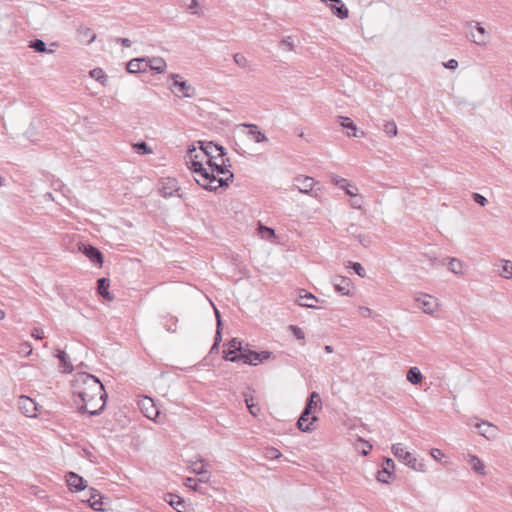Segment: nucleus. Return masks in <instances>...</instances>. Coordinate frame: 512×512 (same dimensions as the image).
<instances>
[{
  "mask_svg": "<svg viewBox=\"0 0 512 512\" xmlns=\"http://www.w3.org/2000/svg\"><path fill=\"white\" fill-rule=\"evenodd\" d=\"M240 351H244V349L242 348V342L236 338H233L229 342L228 349L224 351V359L230 361L229 358H232L234 355H238Z\"/></svg>",
  "mask_w": 512,
  "mask_h": 512,
  "instance_id": "5701e85b",
  "label": "nucleus"
},
{
  "mask_svg": "<svg viewBox=\"0 0 512 512\" xmlns=\"http://www.w3.org/2000/svg\"><path fill=\"white\" fill-rule=\"evenodd\" d=\"M80 34L83 36V37H87L89 38L87 40V43H92L95 38H96V35L91 31L90 28H83L80 30Z\"/></svg>",
  "mask_w": 512,
  "mask_h": 512,
  "instance_id": "8fccbe9b",
  "label": "nucleus"
},
{
  "mask_svg": "<svg viewBox=\"0 0 512 512\" xmlns=\"http://www.w3.org/2000/svg\"><path fill=\"white\" fill-rule=\"evenodd\" d=\"M469 27H474L477 30L478 35L471 33V40L478 46H485L487 44L486 40V30L480 23L475 21H470L467 23Z\"/></svg>",
  "mask_w": 512,
  "mask_h": 512,
  "instance_id": "2eb2a0df",
  "label": "nucleus"
},
{
  "mask_svg": "<svg viewBox=\"0 0 512 512\" xmlns=\"http://www.w3.org/2000/svg\"><path fill=\"white\" fill-rule=\"evenodd\" d=\"M116 42L127 48L131 46V41L128 38H116Z\"/></svg>",
  "mask_w": 512,
  "mask_h": 512,
  "instance_id": "69168bd1",
  "label": "nucleus"
},
{
  "mask_svg": "<svg viewBox=\"0 0 512 512\" xmlns=\"http://www.w3.org/2000/svg\"><path fill=\"white\" fill-rule=\"evenodd\" d=\"M207 174L211 180L209 185L218 188L228 187L229 183L233 181L234 174L229 170L231 167L230 160L226 156L219 157V159H206Z\"/></svg>",
  "mask_w": 512,
  "mask_h": 512,
  "instance_id": "f03ea898",
  "label": "nucleus"
},
{
  "mask_svg": "<svg viewBox=\"0 0 512 512\" xmlns=\"http://www.w3.org/2000/svg\"><path fill=\"white\" fill-rule=\"evenodd\" d=\"M316 302L318 299L311 293L305 292L303 295L299 296L298 304L307 308H317Z\"/></svg>",
  "mask_w": 512,
  "mask_h": 512,
  "instance_id": "bb28decb",
  "label": "nucleus"
},
{
  "mask_svg": "<svg viewBox=\"0 0 512 512\" xmlns=\"http://www.w3.org/2000/svg\"><path fill=\"white\" fill-rule=\"evenodd\" d=\"M444 66L447 68V69H456L458 67V61L455 60V59H450L449 61H447L446 63H444Z\"/></svg>",
  "mask_w": 512,
  "mask_h": 512,
  "instance_id": "052dcab7",
  "label": "nucleus"
},
{
  "mask_svg": "<svg viewBox=\"0 0 512 512\" xmlns=\"http://www.w3.org/2000/svg\"><path fill=\"white\" fill-rule=\"evenodd\" d=\"M477 432L487 440H493L498 435V428L486 421L479 422L475 425Z\"/></svg>",
  "mask_w": 512,
  "mask_h": 512,
  "instance_id": "9d476101",
  "label": "nucleus"
},
{
  "mask_svg": "<svg viewBox=\"0 0 512 512\" xmlns=\"http://www.w3.org/2000/svg\"><path fill=\"white\" fill-rule=\"evenodd\" d=\"M185 485L194 491L198 490V485H197V481L195 478H191V477L186 478Z\"/></svg>",
  "mask_w": 512,
  "mask_h": 512,
  "instance_id": "4d7b16f0",
  "label": "nucleus"
},
{
  "mask_svg": "<svg viewBox=\"0 0 512 512\" xmlns=\"http://www.w3.org/2000/svg\"><path fill=\"white\" fill-rule=\"evenodd\" d=\"M88 502L94 510H97V511L102 510V508H101L102 502L100 501V494L98 493L97 490H95V489L91 490V496L88 499Z\"/></svg>",
  "mask_w": 512,
  "mask_h": 512,
  "instance_id": "72a5a7b5",
  "label": "nucleus"
},
{
  "mask_svg": "<svg viewBox=\"0 0 512 512\" xmlns=\"http://www.w3.org/2000/svg\"><path fill=\"white\" fill-rule=\"evenodd\" d=\"M294 187L303 194H308L316 199L322 195V185L310 176L299 175L293 180Z\"/></svg>",
  "mask_w": 512,
  "mask_h": 512,
  "instance_id": "20e7f679",
  "label": "nucleus"
},
{
  "mask_svg": "<svg viewBox=\"0 0 512 512\" xmlns=\"http://www.w3.org/2000/svg\"><path fill=\"white\" fill-rule=\"evenodd\" d=\"M172 85L171 92L177 97L193 98L196 96V88L188 81L182 80L179 74H171Z\"/></svg>",
  "mask_w": 512,
  "mask_h": 512,
  "instance_id": "423d86ee",
  "label": "nucleus"
},
{
  "mask_svg": "<svg viewBox=\"0 0 512 512\" xmlns=\"http://www.w3.org/2000/svg\"><path fill=\"white\" fill-rule=\"evenodd\" d=\"M383 130L389 137H395L398 132L394 121H387L383 126Z\"/></svg>",
  "mask_w": 512,
  "mask_h": 512,
  "instance_id": "58836bf2",
  "label": "nucleus"
},
{
  "mask_svg": "<svg viewBox=\"0 0 512 512\" xmlns=\"http://www.w3.org/2000/svg\"><path fill=\"white\" fill-rule=\"evenodd\" d=\"M351 264L352 269L355 271V273L360 277H365V269L359 262H349Z\"/></svg>",
  "mask_w": 512,
  "mask_h": 512,
  "instance_id": "de8ad7c7",
  "label": "nucleus"
},
{
  "mask_svg": "<svg viewBox=\"0 0 512 512\" xmlns=\"http://www.w3.org/2000/svg\"><path fill=\"white\" fill-rule=\"evenodd\" d=\"M430 454L436 461H440L444 457V453L438 448L431 449Z\"/></svg>",
  "mask_w": 512,
  "mask_h": 512,
  "instance_id": "6e6d98bb",
  "label": "nucleus"
},
{
  "mask_svg": "<svg viewBox=\"0 0 512 512\" xmlns=\"http://www.w3.org/2000/svg\"><path fill=\"white\" fill-rule=\"evenodd\" d=\"M183 5L193 14H197V0H182Z\"/></svg>",
  "mask_w": 512,
  "mask_h": 512,
  "instance_id": "c03bdc74",
  "label": "nucleus"
},
{
  "mask_svg": "<svg viewBox=\"0 0 512 512\" xmlns=\"http://www.w3.org/2000/svg\"><path fill=\"white\" fill-rule=\"evenodd\" d=\"M90 76L102 85H106L107 75L101 68H95L90 71Z\"/></svg>",
  "mask_w": 512,
  "mask_h": 512,
  "instance_id": "f704fd0d",
  "label": "nucleus"
},
{
  "mask_svg": "<svg viewBox=\"0 0 512 512\" xmlns=\"http://www.w3.org/2000/svg\"><path fill=\"white\" fill-rule=\"evenodd\" d=\"M79 249L92 263L102 265L103 255L98 248L89 244H82Z\"/></svg>",
  "mask_w": 512,
  "mask_h": 512,
  "instance_id": "9b49d317",
  "label": "nucleus"
},
{
  "mask_svg": "<svg viewBox=\"0 0 512 512\" xmlns=\"http://www.w3.org/2000/svg\"><path fill=\"white\" fill-rule=\"evenodd\" d=\"M147 62H148V68L157 73H163L167 66L165 60L161 57H155L153 59H149V60H147Z\"/></svg>",
  "mask_w": 512,
  "mask_h": 512,
  "instance_id": "cd10ccee",
  "label": "nucleus"
},
{
  "mask_svg": "<svg viewBox=\"0 0 512 512\" xmlns=\"http://www.w3.org/2000/svg\"><path fill=\"white\" fill-rule=\"evenodd\" d=\"M66 482L71 491H82L86 487V481L74 472L68 473Z\"/></svg>",
  "mask_w": 512,
  "mask_h": 512,
  "instance_id": "dca6fc26",
  "label": "nucleus"
},
{
  "mask_svg": "<svg viewBox=\"0 0 512 512\" xmlns=\"http://www.w3.org/2000/svg\"><path fill=\"white\" fill-rule=\"evenodd\" d=\"M472 198L480 206H485L488 202L487 199L479 193H473Z\"/></svg>",
  "mask_w": 512,
  "mask_h": 512,
  "instance_id": "603ef678",
  "label": "nucleus"
},
{
  "mask_svg": "<svg viewBox=\"0 0 512 512\" xmlns=\"http://www.w3.org/2000/svg\"><path fill=\"white\" fill-rule=\"evenodd\" d=\"M110 282L107 278L97 280V291L107 301H112L114 296L109 292Z\"/></svg>",
  "mask_w": 512,
  "mask_h": 512,
  "instance_id": "412c9836",
  "label": "nucleus"
},
{
  "mask_svg": "<svg viewBox=\"0 0 512 512\" xmlns=\"http://www.w3.org/2000/svg\"><path fill=\"white\" fill-rule=\"evenodd\" d=\"M359 313L363 317H369L371 315L372 311L368 307H359Z\"/></svg>",
  "mask_w": 512,
  "mask_h": 512,
  "instance_id": "0e129e2a",
  "label": "nucleus"
},
{
  "mask_svg": "<svg viewBox=\"0 0 512 512\" xmlns=\"http://www.w3.org/2000/svg\"><path fill=\"white\" fill-rule=\"evenodd\" d=\"M289 330L292 332L293 336L298 339V340H304L305 338V333L304 331L299 328L298 326L296 325H290L289 326Z\"/></svg>",
  "mask_w": 512,
  "mask_h": 512,
  "instance_id": "37998d69",
  "label": "nucleus"
},
{
  "mask_svg": "<svg viewBox=\"0 0 512 512\" xmlns=\"http://www.w3.org/2000/svg\"><path fill=\"white\" fill-rule=\"evenodd\" d=\"M56 357L59 359L64 372L69 373L73 370V366L70 363L69 356L66 352L57 350Z\"/></svg>",
  "mask_w": 512,
  "mask_h": 512,
  "instance_id": "c85d7f7f",
  "label": "nucleus"
},
{
  "mask_svg": "<svg viewBox=\"0 0 512 512\" xmlns=\"http://www.w3.org/2000/svg\"><path fill=\"white\" fill-rule=\"evenodd\" d=\"M468 456H469V462L472 465V469L480 475H485L486 474L485 465L482 462V460L475 455H468Z\"/></svg>",
  "mask_w": 512,
  "mask_h": 512,
  "instance_id": "7c9ffc66",
  "label": "nucleus"
},
{
  "mask_svg": "<svg viewBox=\"0 0 512 512\" xmlns=\"http://www.w3.org/2000/svg\"><path fill=\"white\" fill-rule=\"evenodd\" d=\"M415 301L418 302L419 307L426 314L433 315L437 311V299L431 295L420 294L415 298Z\"/></svg>",
  "mask_w": 512,
  "mask_h": 512,
  "instance_id": "1a4fd4ad",
  "label": "nucleus"
},
{
  "mask_svg": "<svg viewBox=\"0 0 512 512\" xmlns=\"http://www.w3.org/2000/svg\"><path fill=\"white\" fill-rule=\"evenodd\" d=\"M199 149H201V146ZM187 158V163L190 164V169L198 176V178H195L196 182L208 191H216V187L209 185V180L211 179L207 174V168L203 164L205 157L201 153V150L197 151L194 146L189 148Z\"/></svg>",
  "mask_w": 512,
  "mask_h": 512,
  "instance_id": "7ed1b4c3",
  "label": "nucleus"
},
{
  "mask_svg": "<svg viewBox=\"0 0 512 512\" xmlns=\"http://www.w3.org/2000/svg\"><path fill=\"white\" fill-rule=\"evenodd\" d=\"M382 468L385 470L391 471L393 473L394 468H395L394 461L391 458H385Z\"/></svg>",
  "mask_w": 512,
  "mask_h": 512,
  "instance_id": "864d4df0",
  "label": "nucleus"
},
{
  "mask_svg": "<svg viewBox=\"0 0 512 512\" xmlns=\"http://www.w3.org/2000/svg\"><path fill=\"white\" fill-rule=\"evenodd\" d=\"M233 59L239 67L247 68L249 65L247 58L241 53L234 54Z\"/></svg>",
  "mask_w": 512,
  "mask_h": 512,
  "instance_id": "79ce46f5",
  "label": "nucleus"
},
{
  "mask_svg": "<svg viewBox=\"0 0 512 512\" xmlns=\"http://www.w3.org/2000/svg\"><path fill=\"white\" fill-rule=\"evenodd\" d=\"M333 286L337 293L341 295H350L352 281L348 277L335 276L332 280Z\"/></svg>",
  "mask_w": 512,
  "mask_h": 512,
  "instance_id": "f8f14e48",
  "label": "nucleus"
},
{
  "mask_svg": "<svg viewBox=\"0 0 512 512\" xmlns=\"http://www.w3.org/2000/svg\"><path fill=\"white\" fill-rule=\"evenodd\" d=\"M318 403L315 400L308 399L306 406L303 410L304 415H311L312 411L317 407Z\"/></svg>",
  "mask_w": 512,
  "mask_h": 512,
  "instance_id": "49530a36",
  "label": "nucleus"
},
{
  "mask_svg": "<svg viewBox=\"0 0 512 512\" xmlns=\"http://www.w3.org/2000/svg\"><path fill=\"white\" fill-rule=\"evenodd\" d=\"M271 356V352L269 351H261L255 352L251 350L240 351L238 355H234L232 358H229L231 362H237L242 360L245 364L256 366L258 363L263 360L269 359Z\"/></svg>",
  "mask_w": 512,
  "mask_h": 512,
  "instance_id": "0eeeda50",
  "label": "nucleus"
},
{
  "mask_svg": "<svg viewBox=\"0 0 512 512\" xmlns=\"http://www.w3.org/2000/svg\"><path fill=\"white\" fill-rule=\"evenodd\" d=\"M29 47L39 53H52L53 50L47 49L46 44L41 39H35L29 42Z\"/></svg>",
  "mask_w": 512,
  "mask_h": 512,
  "instance_id": "2f4dec72",
  "label": "nucleus"
},
{
  "mask_svg": "<svg viewBox=\"0 0 512 512\" xmlns=\"http://www.w3.org/2000/svg\"><path fill=\"white\" fill-rule=\"evenodd\" d=\"M281 455H282L281 452L274 447H270V448L266 449L265 456L269 459H278L281 457Z\"/></svg>",
  "mask_w": 512,
  "mask_h": 512,
  "instance_id": "a18cd8bd",
  "label": "nucleus"
},
{
  "mask_svg": "<svg viewBox=\"0 0 512 512\" xmlns=\"http://www.w3.org/2000/svg\"><path fill=\"white\" fill-rule=\"evenodd\" d=\"M357 239L363 247H368L371 244V239L367 235H358Z\"/></svg>",
  "mask_w": 512,
  "mask_h": 512,
  "instance_id": "5fc2aeb1",
  "label": "nucleus"
},
{
  "mask_svg": "<svg viewBox=\"0 0 512 512\" xmlns=\"http://www.w3.org/2000/svg\"><path fill=\"white\" fill-rule=\"evenodd\" d=\"M391 450L398 460L404 462V464L409 466L411 469L419 472H424L426 470V465L422 461H419L410 452L405 451L401 443L393 444Z\"/></svg>",
  "mask_w": 512,
  "mask_h": 512,
  "instance_id": "39448f33",
  "label": "nucleus"
},
{
  "mask_svg": "<svg viewBox=\"0 0 512 512\" xmlns=\"http://www.w3.org/2000/svg\"><path fill=\"white\" fill-rule=\"evenodd\" d=\"M316 420H317L316 416L304 415V412H302L297 421V426H298L299 430H301L303 432L312 431L313 428L311 426H312L313 422Z\"/></svg>",
  "mask_w": 512,
  "mask_h": 512,
  "instance_id": "4be33fe9",
  "label": "nucleus"
},
{
  "mask_svg": "<svg viewBox=\"0 0 512 512\" xmlns=\"http://www.w3.org/2000/svg\"><path fill=\"white\" fill-rule=\"evenodd\" d=\"M392 472L391 471H388V470H385V469H381L380 471H378L377 473V480L381 483H389V478L392 476Z\"/></svg>",
  "mask_w": 512,
  "mask_h": 512,
  "instance_id": "a19ab883",
  "label": "nucleus"
},
{
  "mask_svg": "<svg viewBox=\"0 0 512 512\" xmlns=\"http://www.w3.org/2000/svg\"><path fill=\"white\" fill-rule=\"evenodd\" d=\"M329 8L331 12L340 19H346L348 17L349 11L341 0H339L338 3L329 2Z\"/></svg>",
  "mask_w": 512,
  "mask_h": 512,
  "instance_id": "b1692460",
  "label": "nucleus"
},
{
  "mask_svg": "<svg viewBox=\"0 0 512 512\" xmlns=\"http://www.w3.org/2000/svg\"><path fill=\"white\" fill-rule=\"evenodd\" d=\"M164 320L163 326L165 330L172 333L176 332L178 318L172 315H167L164 317Z\"/></svg>",
  "mask_w": 512,
  "mask_h": 512,
  "instance_id": "473e14b6",
  "label": "nucleus"
},
{
  "mask_svg": "<svg viewBox=\"0 0 512 512\" xmlns=\"http://www.w3.org/2000/svg\"><path fill=\"white\" fill-rule=\"evenodd\" d=\"M248 410L253 416H257L260 412V408L255 404H248Z\"/></svg>",
  "mask_w": 512,
  "mask_h": 512,
  "instance_id": "e2e57ef3",
  "label": "nucleus"
},
{
  "mask_svg": "<svg viewBox=\"0 0 512 512\" xmlns=\"http://www.w3.org/2000/svg\"><path fill=\"white\" fill-rule=\"evenodd\" d=\"M462 262L457 258H451L448 261V268L451 272L454 274H461L462 273Z\"/></svg>",
  "mask_w": 512,
  "mask_h": 512,
  "instance_id": "e433bc0d",
  "label": "nucleus"
},
{
  "mask_svg": "<svg viewBox=\"0 0 512 512\" xmlns=\"http://www.w3.org/2000/svg\"><path fill=\"white\" fill-rule=\"evenodd\" d=\"M338 119H339V124L343 128L347 129L348 136L358 137V135L356 133L357 127L354 124V122L352 121V119H350L349 117H344V116H339Z\"/></svg>",
  "mask_w": 512,
  "mask_h": 512,
  "instance_id": "a878e982",
  "label": "nucleus"
},
{
  "mask_svg": "<svg viewBox=\"0 0 512 512\" xmlns=\"http://www.w3.org/2000/svg\"><path fill=\"white\" fill-rule=\"evenodd\" d=\"M134 149L139 154H150V153H152V149L144 141H141V142H138V143L134 144Z\"/></svg>",
  "mask_w": 512,
  "mask_h": 512,
  "instance_id": "ea45409f",
  "label": "nucleus"
},
{
  "mask_svg": "<svg viewBox=\"0 0 512 512\" xmlns=\"http://www.w3.org/2000/svg\"><path fill=\"white\" fill-rule=\"evenodd\" d=\"M72 387L73 394L81 401V405L78 406L80 413L95 416L103 411L107 393L97 377L85 372L79 373L72 381Z\"/></svg>",
  "mask_w": 512,
  "mask_h": 512,
  "instance_id": "f257e3e1",
  "label": "nucleus"
},
{
  "mask_svg": "<svg viewBox=\"0 0 512 512\" xmlns=\"http://www.w3.org/2000/svg\"><path fill=\"white\" fill-rule=\"evenodd\" d=\"M423 379L422 373L418 367H411L407 372V380L413 384L417 385L421 383Z\"/></svg>",
  "mask_w": 512,
  "mask_h": 512,
  "instance_id": "c756f323",
  "label": "nucleus"
},
{
  "mask_svg": "<svg viewBox=\"0 0 512 512\" xmlns=\"http://www.w3.org/2000/svg\"><path fill=\"white\" fill-rule=\"evenodd\" d=\"M199 145H201V153L205 157V159H219V157L226 156L225 149L217 144H214L213 142H198Z\"/></svg>",
  "mask_w": 512,
  "mask_h": 512,
  "instance_id": "6e6552de",
  "label": "nucleus"
},
{
  "mask_svg": "<svg viewBox=\"0 0 512 512\" xmlns=\"http://www.w3.org/2000/svg\"><path fill=\"white\" fill-rule=\"evenodd\" d=\"M141 409L144 415L149 419H155L159 415V411L155 407L153 400L149 397H145L142 400Z\"/></svg>",
  "mask_w": 512,
  "mask_h": 512,
  "instance_id": "aec40b11",
  "label": "nucleus"
},
{
  "mask_svg": "<svg viewBox=\"0 0 512 512\" xmlns=\"http://www.w3.org/2000/svg\"><path fill=\"white\" fill-rule=\"evenodd\" d=\"M206 463L203 459L199 458L191 462V471L200 476V482H208L210 479V472L206 469Z\"/></svg>",
  "mask_w": 512,
  "mask_h": 512,
  "instance_id": "ddd939ff",
  "label": "nucleus"
},
{
  "mask_svg": "<svg viewBox=\"0 0 512 512\" xmlns=\"http://www.w3.org/2000/svg\"><path fill=\"white\" fill-rule=\"evenodd\" d=\"M281 47H283L284 49L288 50V51H292L294 49V45L293 43L288 39H284L281 41L280 43Z\"/></svg>",
  "mask_w": 512,
  "mask_h": 512,
  "instance_id": "13d9d810",
  "label": "nucleus"
},
{
  "mask_svg": "<svg viewBox=\"0 0 512 512\" xmlns=\"http://www.w3.org/2000/svg\"><path fill=\"white\" fill-rule=\"evenodd\" d=\"M331 180L335 185L339 186L340 188L341 185H345L347 183L346 179L340 178L338 176H332Z\"/></svg>",
  "mask_w": 512,
  "mask_h": 512,
  "instance_id": "bf43d9fd",
  "label": "nucleus"
},
{
  "mask_svg": "<svg viewBox=\"0 0 512 512\" xmlns=\"http://www.w3.org/2000/svg\"><path fill=\"white\" fill-rule=\"evenodd\" d=\"M361 442H363L366 445V448L362 450L363 455H367L370 453L372 449V445H370L367 441H364L363 439H360Z\"/></svg>",
  "mask_w": 512,
  "mask_h": 512,
  "instance_id": "338daca9",
  "label": "nucleus"
},
{
  "mask_svg": "<svg viewBox=\"0 0 512 512\" xmlns=\"http://www.w3.org/2000/svg\"><path fill=\"white\" fill-rule=\"evenodd\" d=\"M242 126L248 129L247 134L251 138H253L256 143H262V142L268 141V138L266 137V135L262 131L259 130V127L256 124L245 123V124H242Z\"/></svg>",
  "mask_w": 512,
  "mask_h": 512,
  "instance_id": "6ab92c4d",
  "label": "nucleus"
},
{
  "mask_svg": "<svg viewBox=\"0 0 512 512\" xmlns=\"http://www.w3.org/2000/svg\"><path fill=\"white\" fill-rule=\"evenodd\" d=\"M126 69L131 74L146 72L148 69V62L145 58H135L127 63Z\"/></svg>",
  "mask_w": 512,
  "mask_h": 512,
  "instance_id": "a211bd4d",
  "label": "nucleus"
},
{
  "mask_svg": "<svg viewBox=\"0 0 512 512\" xmlns=\"http://www.w3.org/2000/svg\"><path fill=\"white\" fill-rule=\"evenodd\" d=\"M215 314H216V317H217V331H216V334H215V338H214V344L211 348V350H214L215 348L218 347L220 341H221V325H222V322H221V318H220V313L218 312L217 309H215Z\"/></svg>",
  "mask_w": 512,
  "mask_h": 512,
  "instance_id": "c9c22d12",
  "label": "nucleus"
},
{
  "mask_svg": "<svg viewBox=\"0 0 512 512\" xmlns=\"http://www.w3.org/2000/svg\"><path fill=\"white\" fill-rule=\"evenodd\" d=\"M341 189L345 190L346 194L349 196H357V187L351 184L346 183L345 185H341Z\"/></svg>",
  "mask_w": 512,
  "mask_h": 512,
  "instance_id": "09e8293b",
  "label": "nucleus"
},
{
  "mask_svg": "<svg viewBox=\"0 0 512 512\" xmlns=\"http://www.w3.org/2000/svg\"><path fill=\"white\" fill-rule=\"evenodd\" d=\"M19 408L27 417H36L37 404L27 396L19 398Z\"/></svg>",
  "mask_w": 512,
  "mask_h": 512,
  "instance_id": "4468645a",
  "label": "nucleus"
},
{
  "mask_svg": "<svg viewBox=\"0 0 512 512\" xmlns=\"http://www.w3.org/2000/svg\"><path fill=\"white\" fill-rule=\"evenodd\" d=\"M43 330L41 328H34L33 331H32V336L35 338V339H42L43 338Z\"/></svg>",
  "mask_w": 512,
  "mask_h": 512,
  "instance_id": "680f3d73",
  "label": "nucleus"
},
{
  "mask_svg": "<svg viewBox=\"0 0 512 512\" xmlns=\"http://www.w3.org/2000/svg\"><path fill=\"white\" fill-rule=\"evenodd\" d=\"M309 399L317 401V403H320V396L317 392H312Z\"/></svg>",
  "mask_w": 512,
  "mask_h": 512,
  "instance_id": "774afa93",
  "label": "nucleus"
},
{
  "mask_svg": "<svg viewBox=\"0 0 512 512\" xmlns=\"http://www.w3.org/2000/svg\"><path fill=\"white\" fill-rule=\"evenodd\" d=\"M500 275L506 279L512 278V262L511 261H509V260L503 261Z\"/></svg>",
  "mask_w": 512,
  "mask_h": 512,
  "instance_id": "4c0bfd02",
  "label": "nucleus"
},
{
  "mask_svg": "<svg viewBox=\"0 0 512 512\" xmlns=\"http://www.w3.org/2000/svg\"><path fill=\"white\" fill-rule=\"evenodd\" d=\"M18 353L22 354L24 356L30 355L32 353V347H31L30 343H28V342L22 343L20 345Z\"/></svg>",
  "mask_w": 512,
  "mask_h": 512,
  "instance_id": "3c124183",
  "label": "nucleus"
},
{
  "mask_svg": "<svg viewBox=\"0 0 512 512\" xmlns=\"http://www.w3.org/2000/svg\"><path fill=\"white\" fill-rule=\"evenodd\" d=\"M164 500L178 512H183L182 509L185 508V502L180 496L168 493L165 495Z\"/></svg>",
  "mask_w": 512,
  "mask_h": 512,
  "instance_id": "393cba45",
  "label": "nucleus"
},
{
  "mask_svg": "<svg viewBox=\"0 0 512 512\" xmlns=\"http://www.w3.org/2000/svg\"><path fill=\"white\" fill-rule=\"evenodd\" d=\"M179 191L178 183L174 178H166L162 181L160 193L163 197H171Z\"/></svg>",
  "mask_w": 512,
  "mask_h": 512,
  "instance_id": "f3484780",
  "label": "nucleus"
}]
</instances>
